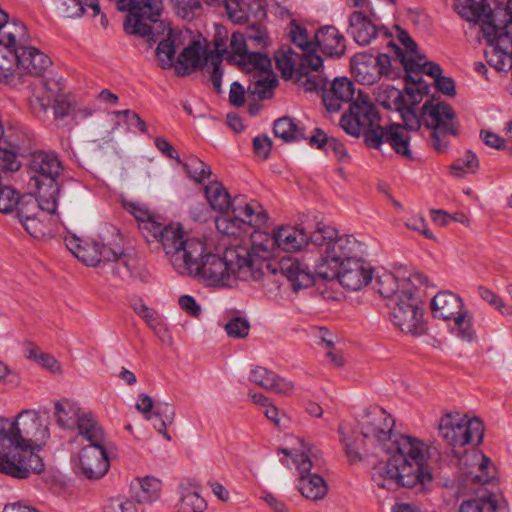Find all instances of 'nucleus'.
<instances>
[{
	"label": "nucleus",
	"instance_id": "nucleus-1",
	"mask_svg": "<svg viewBox=\"0 0 512 512\" xmlns=\"http://www.w3.org/2000/svg\"><path fill=\"white\" fill-rule=\"evenodd\" d=\"M198 256L180 262L176 259L181 275L197 276L209 286H230L231 276L244 281L269 282L277 268L271 262L244 246L227 248L223 256L211 253L200 239Z\"/></svg>",
	"mask_w": 512,
	"mask_h": 512
},
{
	"label": "nucleus",
	"instance_id": "nucleus-2",
	"mask_svg": "<svg viewBox=\"0 0 512 512\" xmlns=\"http://www.w3.org/2000/svg\"><path fill=\"white\" fill-rule=\"evenodd\" d=\"M50 433L35 412L23 410L15 419L0 417V473L27 479L44 470L34 445L45 443Z\"/></svg>",
	"mask_w": 512,
	"mask_h": 512
},
{
	"label": "nucleus",
	"instance_id": "nucleus-3",
	"mask_svg": "<svg viewBox=\"0 0 512 512\" xmlns=\"http://www.w3.org/2000/svg\"><path fill=\"white\" fill-rule=\"evenodd\" d=\"M426 445L408 435L394 436L382 454L390 455L384 466H375L372 480L380 488L390 483L425 493L432 482V473L426 463Z\"/></svg>",
	"mask_w": 512,
	"mask_h": 512
},
{
	"label": "nucleus",
	"instance_id": "nucleus-4",
	"mask_svg": "<svg viewBox=\"0 0 512 512\" xmlns=\"http://www.w3.org/2000/svg\"><path fill=\"white\" fill-rule=\"evenodd\" d=\"M453 453L463 466L457 478L455 496H473L460 504L458 512H508L490 459L478 452L463 458L455 450Z\"/></svg>",
	"mask_w": 512,
	"mask_h": 512
},
{
	"label": "nucleus",
	"instance_id": "nucleus-5",
	"mask_svg": "<svg viewBox=\"0 0 512 512\" xmlns=\"http://www.w3.org/2000/svg\"><path fill=\"white\" fill-rule=\"evenodd\" d=\"M481 30L490 47L486 51L488 63L497 71H509L512 68V0L489 9Z\"/></svg>",
	"mask_w": 512,
	"mask_h": 512
},
{
	"label": "nucleus",
	"instance_id": "nucleus-6",
	"mask_svg": "<svg viewBox=\"0 0 512 512\" xmlns=\"http://www.w3.org/2000/svg\"><path fill=\"white\" fill-rule=\"evenodd\" d=\"M415 105L410 104V107L401 113L406 131L417 132L422 123L429 129H432L431 142L433 148L437 152H444L448 147L447 135H458V123L456 121V114L453 108L444 102L433 103L432 100H427L418 116L415 112Z\"/></svg>",
	"mask_w": 512,
	"mask_h": 512
},
{
	"label": "nucleus",
	"instance_id": "nucleus-7",
	"mask_svg": "<svg viewBox=\"0 0 512 512\" xmlns=\"http://www.w3.org/2000/svg\"><path fill=\"white\" fill-rule=\"evenodd\" d=\"M340 125L351 136H363L367 147H381V116L369 95L359 90L350 103L348 111L342 115Z\"/></svg>",
	"mask_w": 512,
	"mask_h": 512
},
{
	"label": "nucleus",
	"instance_id": "nucleus-8",
	"mask_svg": "<svg viewBox=\"0 0 512 512\" xmlns=\"http://www.w3.org/2000/svg\"><path fill=\"white\" fill-rule=\"evenodd\" d=\"M117 9L127 11L123 28L129 35L156 42L167 26L159 20L161 7L156 0H118Z\"/></svg>",
	"mask_w": 512,
	"mask_h": 512
},
{
	"label": "nucleus",
	"instance_id": "nucleus-9",
	"mask_svg": "<svg viewBox=\"0 0 512 512\" xmlns=\"http://www.w3.org/2000/svg\"><path fill=\"white\" fill-rule=\"evenodd\" d=\"M395 421L380 406H371L358 420L366 456L380 457L394 437Z\"/></svg>",
	"mask_w": 512,
	"mask_h": 512
},
{
	"label": "nucleus",
	"instance_id": "nucleus-10",
	"mask_svg": "<svg viewBox=\"0 0 512 512\" xmlns=\"http://www.w3.org/2000/svg\"><path fill=\"white\" fill-rule=\"evenodd\" d=\"M275 265L291 283L293 290L298 291L313 286L316 276L327 281L338 279L342 262L330 260L328 252L325 250L314 271L310 269L307 263L293 257L283 258L280 262L275 263Z\"/></svg>",
	"mask_w": 512,
	"mask_h": 512
},
{
	"label": "nucleus",
	"instance_id": "nucleus-11",
	"mask_svg": "<svg viewBox=\"0 0 512 512\" xmlns=\"http://www.w3.org/2000/svg\"><path fill=\"white\" fill-rule=\"evenodd\" d=\"M390 317L393 324L404 333L422 335L425 332L422 301L415 293L414 283L403 281L402 290L397 294Z\"/></svg>",
	"mask_w": 512,
	"mask_h": 512
},
{
	"label": "nucleus",
	"instance_id": "nucleus-12",
	"mask_svg": "<svg viewBox=\"0 0 512 512\" xmlns=\"http://www.w3.org/2000/svg\"><path fill=\"white\" fill-rule=\"evenodd\" d=\"M152 235L162 245L163 250L169 256L170 262L177 273L181 269L178 267L176 259L180 262H186L193 256H198L200 252L199 238H186L179 226L152 224Z\"/></svg>",
	"mask_w": 512,
	"mask_h": 512
},
{
	"label": "nucleus",
	"instance_id": "nucleus-13",
	"mask_svg": "<svg viewBox=\"0 0 512 512\" xmlns=\"http://www.w3.org/2000/svg\"><path fill=\"white\" fill-rule=\"evenodd\" d=\"M441 437L452 447L467 444L479 445L484 435V426L478 418H468L460 413H447L439 422Z\"/></svg>",
	"mask_w": 512,
	"mask_h": 512
},
{
	"label": "nucleus",
	"instance_id": "nucleus-14",
	"mask_svg": "<svg viewBox=\"0 0 512 512\" xmlns=\"http://www.w3.org/2000/svg\"><path fill=\"white\" fill-rule=\"evenodd\" d=\"M63 171L62 163L54 152L36 151L29 160L30 179L28 185L34 190H43L48 198L59 196L58 177Z\"/></svg>",
	"mask_w": 512,
	"mask_h": 512
},
{
	"label": "nucleus",
	"instance_id": "nucleus-15",
	"mask_svg": "<svg viewBox=\"0 0 512 512\" xmlns=\"http://www.w3.org/2000/svg\"><path fill=\"white\" fill-rule=\"evenodd\" d=\"M239 203L215 218L217 230L228 236H238L243 226L260 227L268 220L266 211L256 212L251 204Z\"/></svg>",
	"mask_w": 512,
	"mask_h": 512
},
{
	"label": "nucleus",
	"instance_id": "nucleus-16",
	"mask_svg": "<svg viewBox=\"0 0 512 512\" xmlns=\"http://www.w3.org/2000/svg\"><path fill=\"white\" fill-rule=\"evenodd\" d=\"M279 452L290 456L297 466L300 478L298 480V489L301 494L311 500L322 499L327 493V484L322 476L317 473H311L313 467L310 455L307 452H295L282 448Z\"/></svg>",
	"mask_w": 512,
	"mask_h": 512
},
{
	"label": "nucleus",
	"instance_id": "nucleus-17",
	"mask_svg": "<svg viewBox=\"0 0 512 512\" xmlns=\"http://www.w3.org/2000/svg\"><path fill=\"white\" fill-rule=\"evenodd\" d=\"M79 469L90 480L102 478L109 470L107 451L102 443H91L79 453Z\"/></svg>",
	"mask_w": 512,
	"mask_h": 512
},
{
	"label": "nucleus",
	"instance_id": "nucleus-18",
	"mask_svg": "<svg viewBox=\"0 0 512 512\" xmlns=\"http://www.w3.org/2000/svg\"><path fill=\"white\" fill-rule=\"evenodd\" d=\"M373 268L362 257L342 262L339 283L347 290L358 291L372 281Z\"/></svg>",
	"mask_w": 512,
	"mask_h": 512
},
{
	"label": "nucleus",
	"instance_id": "nucleus-19",
	"mask_svg": "<svg viewBox=\"0 0 512 512\" xmlns=\"http://www.w3.org/2000/svg\"><path fill=\"white\" fill-rule=\"evenodd\" d=\"M36 197L33 195H19V200L17 203V217L20 222H23L27 219L39 216L41 211H46L49 214H52L57 209V195H52L51 198L46 196V191L43 190H35Z\"/></svg>",
	"mask_w": 512,
	"mask_h": 512
},
{
	"label": "nucleus",
	"instance_id": "nucleus-20",
	"mask_svg": "<svg viewBox=\"0 0 512 512\" xmlns=\"http://www.w3.org/2000/svg\"><path fill=\"white\" fill-rule=\"evenodd\" d=\"M347 33L351 35L354 41L360 46L369 45L380 33L385 38H389L390 34L383 26H377L367 15L361 11H354L349 16V26Z\"/></svg>",
	"mask_w": 512,
	"mask_h": 512
},
{
	"label": "nucleus",
	"instance_id": "nucleus-21",
	"mask_svg": "<svg viewBox=\"0 0 512 512\" xmlns=\"http://www.w3.org/2000/svg\"><path fill=\"white\" fill-rule=\"evenodd\" d=\"M328 258L332 261L348 262L361 258L364 253V244L357 240L353 235H343L336 237L328 242Z\"/></svg>",
	"mask_w": 512,
	"mask_h": 512
},
{
	"label": "nucleus",
	"instance_id": "nucleus-22",
	"mask_svg": "<svg viewBox=\"0 0 512 512\" xmlns=\"http://www.w3.org/2000/svg\"><path fill=\"white\" fill-rule=\"evenodd\" d=\"M354 93L353 82L346 77L336 78L330 89L323 91L322 101L329 112H338L342 103H351L355 99Z\"/></svg>",
	"mask_w": 512,
	"mask_h": 512
},
{
	"label": "nucleus",
	"instance_id": "nucleus-23",
	"mask_svg": "<svg viewBox=\"0 0 512 512\" xmlns=\"http://www.w3.org/2000/svg\"><path fill=\"white\" fill-rule=\"evenodd\" d=\"M381 145L387 142L396 154L412 160L411 136L402 124L391 123L381 129Z\"/></svg>",
	"mask_w": 512,
	"mask_h": 512
},
{
	"label": "nucleus",
	"instance_id": "nucleus-24",
	"mask_svg": "<svg viewBox=\"0 0 512 512\" xmlns=\"http://www.w3.org/2000/svg\"><path fill=\"white\" fill-rule=\"evenodd\" d=\"M403 281H409V283L426 285L428 283L427 277L420 273H413L410 278L402 279L400 282L390 272H384L376 278L374 283V289L384 298H391L394 301L397 300V294H400L402 290Z\"/></svg>",
	"mask_w": 512,
	"mask_h": 512
},
{
	"label": "nucleus",
	"instance_id": "nucleus-25",
	"mask_svg": "<svg viewBox=\"0 0 512 512\" xmlns=\"http://www.w3.org/2000/svg\"><path fill=\"white\" fill-rule=\"evenodd\" d=\"M273 243L287 252L300 250L308 244V228L304 226L279 227L273 232Z\"/></svg>",
	"mask_w": 512,
	"mask_h": 512
},
{
	"label": "nucleus",
	"instance_id": "nucleus-26",
	"mask_svg": "<svg viewBox=\"0 0 512 512\" xmlns=\"http://www.w3.org/2000/svg\"><path fill=\"white\" fill-rule=\"evenodd\" d=\"M130 487L137 504H152L161 497L162 482L154 476L137 477Z\"/></svg>",
	"mask_w": 512,
	"mask_h": 512
},
{
	"label": "nucleus",
	"instance_id": "nucleus-27",
	"mask_svg": "<svg viewBox=\"0 0 512 512\" xmlns=\"http://www.w3.org/2000/svg\"><path fill=\"white\" fill-rule=\"evenodd\" d=\"M249 379L263 389L277 394H288L294 388L292 382L279 377L275 372L261 366H256L251 370Z\"/></svg>",
	"mask_w": 512,
	"mask_h": 512
},
{
	"label": "nucleus",
	"instance_id": "nucleus-28",
	"mask_svg": "<svg viewBox=\"0 0 512 512\" xmlns=\"http://www.w3.org/2000/svg\"><path fill=\"white\" fill-rule=\"evenodd\" d=\"M433 316L442 320H451L464 309L460 296L451 291L438 292L431 300Z\"/></svg>",
	"mask_w": 512,
	"mask_h": 512
},
{
	"label": "nucleus",
	"instance_id": "nucleus-29",
	"mask_svg": "<svg viewBox=\"0 0 512 512\" xmlns=\"http://www.w3.org/2000/svg\"><path fill=\"white\" fill-rule=\"evenodd\" d=\"M315 43H317V49L320 48L330 57H340L346 49L344 36L334 26L320 28L315 34Z\"/></svg>",
	"mask_w": 512,
	"mask_h": 512
},
{
	"label": "nucleus",
	"instance_id": "nucleus-30",
	"mask_svg": "<svg viewBox=\"0 0 512 512\" xmlns=\"http://www.w3.org/2000/svg\"><path fill=\"white\" fill-rule=\"evenodd\" d=\"M206 49H203L199 41H192L178 55L175 70L178 76H187L204 65Z\"/></svg>",
	"mask_w": 512,
	"mask_h": 512
},
{
	"label": "nucleus",
	"instance_id": "nucleus-31",
	"mask_svg": "<svg viewBox=\"0 0 512 512\" xmlns=\"http://www.w3.org/2000/svg\"><path fill=\"white\" fill-rule=\"evenodd\" d=\"M352 73L359 83L373 85L380 79L379 67L375 59L367 53H358L351 59Z\"/></svg>",
	"mask_w": 512,
	"mask_h": 512
},
{
	"label": "nucleus",
	"instance_id": "nucleus-32",
	"mask_svg": "<svg viewBox=\"0 0 512 512\" xmlns=\"http://www.w3.org/2000/svg\"><path fill=\"white\" fill-rule=\"evenodd\" d=\"M32 95L29 97V107L32 114L44 120L51 108L53 92L48 88V83L42 79L30 85Z\"/></svg>",
	"mask_w": 512,
	"mask_h": 512
},
{
	"label": "nucleus",
	"instance_id": "nucleus-33",
	"mask_svg": "<svg viewBox=\"0 0 512 512\" xmlns=\"http://www.w3.org/2000/svg\"><path fill=\"white\" fill-rule=\"evenodd\" d=\"M65 245L79 261L88 266H96L101 262V253H98L97 242L71 236L65 239Z\"/></svg>",
	"mask_w": 512,
	"mask_h": 512
},
{
	"label": "nucleus",
	"instance_id": "nucleus-34",
	"mask_svg": "<svg viewBox=\"0 0 512 512\" xmlns=\"http://www.w3.org/2000/svg\"><path fill=\"white\" fill-rule=\"evenodd\" d=\"M204 191L210 208L219 213H224L227 210H230L233 206L242 203L238 197H235L232 200L226 188L218 181L208 184Z\"/></svg>",
	"mask_w": 512,
	"mask_h": 512
},
{
	"label": "nucleus",
	"instance_id": "nucleus-35",
	"mask_svg": "<svg viewBox=\"0 0 512 512\" xmlns=\"http://www.w3.org/2000/svg\"><path fill=\"white\" fill-rule=\"evenodd\" d=\"M338 432L340 434V442L344 447V452L350 465L359 463L369 457L364 454L361 435L355 436V432L344 423L339 425Z\"/></svg>",
	"mask_w": 512,
	"mask_h": 512
},
{
	"label": "nucleus",
	"instance_id": "nucleus-36",
	"mask_svg": "<svg viewBox=\"0 0 512 512\" xmlns=\"http://www.w3.org/2000/svg\"><path fill=\"white\" fill-rule=\"evenodd\" d=\"M16 40H27V28L19 21L9 20L8 14L0 7V45L12 46Z\"/></svg>",
	"mask_w": 512,
	"mask_h": 512
},
{
	"label": "nucleus",
	"instance_id": "nucleus-37",
	"mask_svg": "<svg viewBox=\"0 0 512 512\" xmlns=\"http://www.w3.org/2000/svg\"><path fill=\"white\" fill-rule=\"evenodd\" d=\"M277 84L278 80L272 73V70H270L269 72H264V74H254L247 91L256 100L271 99Z\"/></svg>",
	"mask_w": 512,
	"mask_h": 512
},
{
	"label": "nucleus",
	"instance_id": "nucleus-38",
	"mask_svg": "<svg viewBox=\"0 0 512 512\" xmlns=\"http://www.w3.org/2000/svg\"><path fill=\"white\" fill-rule=\"evenodd\" d=\"M273 133L285 143L306 139L304 130L291 117L284 116L274 122Z\"/></svg>",
	"mask_w": 512,
	"mask_h": 512
},
{
	"label": "nucleus",
	"instance_id": "nucleus-39",
	"mask_svg": "<svg viewBox=\"0 0 512 512\" xmlns=\"http://www.w3.org/2000/svg\"><path fill=\"white\" fill-rule=\"evenodd\" d=\"M79 434L85 437L90 443L104 442V433L97 423L94 416L90 413H82L79 415L76 424Z\"/></svg>",
	"mask_w": 512,
	"mask_h": 512
},
{
	"label": "nucleus",
	"instance_id": "nucleus-40",
	"mask_svg": "<svg viewBox=\"0 0 512 512\" xmlns=\"http://www.w3.org/2000/svg\"><path fill=\"white\" fill-rule=\"evenodd\" d=\"M56 422L62 428L71 429L75 426L80 415V409L67 399L55 403L54 407Z\"/></svg>",
	"mask_w": 512,
	"mask_h": 512
},
{
	"label": "nucleus",
	"instance_id": "nucleus-41",
	"mask_svg": "<svg viewBox=\"0 0 512 512\" xmlns=\"http://www.w3.org/2000/svg\"><path fill=\"white\" fill-rule=\"evenodd\" d=\"M30 36L27 33V40L25 42L15 41L12 46H3L7 49L8 53L17 63L18 69H22L23 71L29 73L28 63L31 62L34 58L33 50H36L35 47L29 45Z\"/></svg>",
	"mask_w": 512,
	"mask_h": 512
},
{
	"label": "nucleus",
	"instance_id": "nucleus-42",
	"mask_svg": "<svg viewBox=\"0 0 512 512\" xmlns=\"http://www.w3.org/2000/svg\"><path fill=\"white\" fill-rule=\"evenodd\" d=\"M181 498L177 504L176 512H204L207 503L198 492L189 487H180Z\"/></svg>",
	"mask_w": 512,
	"mask_h": 512
},
{
	"label": "nucleus",
	"instance_id": "nucleus-43",
	"mask_svg": "<svg viewBox=\"0 0 512 512\" xmlns=\"http://www.w3.org/2000/svg\"><path fill=\"white\" fill-rule=\"evenodd\" d=\"M388 47L391 48L393 52V61L399 62L402 65L405 72L404 79L406 76H413V74H415V76L422 74V65L424 62H419L415 57L407 55V53L393 41L388 42Z\"/></svg>",
	"mask_w": 512,
	"mask_h": 512
},
{
	"label": "nucleus",
	"instance_id": "nucleus-44",
	"mask_svg": "<svg viewBox=\"0 0 512 512\" xmlns=\"http://www.w3.org/2000/svg\"><path fill=\"white\" fill-rule=\"evenodd\" d=\"M247 72H254V74H264L271 70L270 58L261 52H247L238 61Z\"/></svg>",
	"mask_w": 512,
	"mask_h": 512
},
{
	"label": "nucleus",
	"instance_id": "nucleus-45",
	"mask_svg": "<svg viewBox=\"0 0 512 512\" xmlns=\"http://www.w3.org/2000/svg\"><path fill=\"white\" fill-rule=\"evenodd\" d=\"M166 29H168L167 36L159 41L155 52L161 68L170 69L176 53L175 35L168 26Z\"/></svg>",
	"mask_w": 512,
	"mask_h": 512
},
{
	"label": "nucleus",
	"instance_id": "nucleus-46",
	"mask_svg": "<svg viewBox=\"0 0 512 512\" xmlns=\"http://www.w3.org/2000/svg\"><path fill=\"white\" fill-rule=\"evenodd\" d=\"M175 409L168 403H160L156 405L152 419L154 420V428L167 440H171L170 435L167 433V425H171L174 421Z\"/></svg>",
	"mask_w": 512,
	"mask_h": 512
},
{
	"label": "nucleus",
	"instance_id": "nucleus-47",
	"mask_svg": "<svg viewBox=\"0 0 512 512\" xmlns=\"http://www.w3.org/2000/svg\"><path fill=\"white\" fill-rule=\"evenodd\" d=\"M478 168L479 159L477 155L471 150H466L461 157L453 162L450 171L455 177H463L466 174L475 173Z\"/></svg>",
	"mask_w": 512,
	"mask_h": 512
},
{
	"label": "nucleus",
	"instance_id": "nucleus-48",
	"mask_svg": "<svg viewBox=\"0 0 512 512\" xmlns=\"http://www.w3.org/2000/svg\"><path fill=\"white\" fill-rule=\"evenodd\" d=\"M454 331L464 341L472 342L476 338V332L472 327L473 316L467 310H462L454 317Z\"/></svg>",
	"mask_w": 512,
	"mask_h": 512
},
{
	"label": "nucleus",
	"instance_id": "nucleus-49",
	"mask_svg": "<svg viewBox=\"0 0 512 512\" xmlns=\"http://www.w3.org/2000/svg\"><path fill=\"white\" fill-rule=\"evenodd\" d=\"M188 176L197 183H202L204 179L210 177L212 171L209 165L204 163L198 157L189 155L186 160L180 163Z\"/></svg>",
	"mask_w": 512,
	"mask_h": 512
},
{
	"label": "nucleus",
	"instance_id": "nucleus-50",
	"mask_svg": "<svg viewBox=\"0 0 512 512\" xmlns=\"http://www.w3.org/2000/svg\"><path fill=\"white\" fill-rule=\"evenodd\" d=\"M138 264L139 262L136 257L123 252L121 257H119L113 266L112 273L114 276L124 281L132 279L135 276V271L138 267Z\"/></svg>",
	"mask_w": 512,
	"mask_h": 512
},
{
	"label": "nucleus",
	"instance_id": "nucleus-51",
	"mask_svg": "<svg viewBox=\"0 0 512 512\" xmlns=\"http://www.w3.org/2000/svg\"><path fill=\"white\" fill-rule=\"evenodd\" d=\"M405 93L412 99L413 105L421 101L422 96L429 93L430 87L421 75L406 76Z\"/></svg>",
	"mask_w": 512,
	"mask_h": 512
},
{
	"label": "nucleus",
	"instance_id": "nucleus-52",
	"mask_svg": "<svg viewBox=\"0 0 512 512\" xmlns=\"http://www.w3.org/2000/svg\"><path fill=\"white\" fill-rule=\"evenodd\" d=\"M306 227L308 228V244L311 242L316 246H325V249L328 242L333 241L337 234L334 228L321 223H317L313 231L311 225L308 224Z\"/></svg>",
	"mask_w": 512,
	"mask_h": 512
},
{
	"label": "nucleus",
	"instance_id": "nucleus-53",
	"mask_svg": "<svg viewBox=\"0 0 512 512\" xmlns=\"http://www.w3.org/2000/svg\"><path fill=\"white\" fill-rule=\"evenodd\" d=\"M224 329L229 337L243 339L249 335L250 323L246 318L235 316L228 320Z\"/></svg>",
	"mask_w": 512,
	"mask_h": 512
},
{
	"label": "nucleus",
	"instance_id": "nucleus-54",
	"mask_svg": "<svg viewBox=\"0 0 512 512\" xmlns=\"http://www.w3.org/2000/svg\"><path fill=\"white\" fill-rule=\"evenodd\" d=\"M291 41L294 45L299 47L303 52H316L317 43L308 38L307 30L304 27L295 25L290 32Z\"/></svg>",
	"mask_w": 512,
	"mask_h": 512
},
{
	"label": "nucleus",
	"instance_id": "nucleus-55",
	"mask_svg": "<svg viewBox=\"0 0 512 512\" xmlns=\"http://www.w3.org/2000/svg\"><path fill=\"white\" fill-rule=\"evenodd\" d=\"M127 210L135 217V219L143 224V229L152 232V224H159L155 220V216L146 207L138 203H129Z\"/></svg>",
	"mask_w": 512,
	"mask_h": 512
},
{
	"label": "nucleus",
	"instance_id": "nucleus-56",
	"mask_svg": "<svg viewBox=\"0 0 512 512\" xmlns=\"http://www.w3.org/2000/svg\"><path fill=\"white\" fill-rule=\"evenodd\" d=\"M19 193L10 186L0 185V212L8 214L17 206Z\"/></svg>",
	"mask_w": 512,
	"mask_h": 512
},
{
	"label": "nucleus",
	"instance_id": "nucleus-57",
	"mask_svg": "<svg viewBox=\"0 0 512 512\" xmlns=\"http://www.w3.org/2000/svg\"><path fill=\"white\" fill-rule=\"evenodd\" d=\"M221 64H222V58H220V56L218 54H215L210 57H204V65H206V66L209 65L212 67L210 80H211L213 88L215 89V91L217 93H221V91H222L221 81H222V77H223V70L221 68Z\"/></svg>",
	"mask_w": 512,
	"mask_h": 512
},
{
	"label": "nucleus",
	"instance_id": "nucleus-58",
	"mask_svg": "<svg viewBox=\"0 0 512 512\" xmlns=\"http://www.w3.org/2000/svg\"><path fill=\"white\" fill-rule=\"evenodd\" d=\"M64 5L68 7L74 6L75 10L68 12V18L80 17L85 12L86 8L93 11V16L100 14V5L98 0H66Z\"/></svg>",
	"mask_w": 512,
	"mask_h": 512
},
{
	"label": "nucleus",
	"instance_id": "nucleus-59",
	"mask_svg": "<svg viewBox=\"0 0 512 512\" xmlns=\"http://www.w3.org/2000/svg\"><path fill=\"white\" fill-rule=\"evenodd\" d=\"M104 512H139V509L133 499L117 497L108 500Z\"/></svg>",
	"mask_w": 512,
	"mask_h": 512
},
{
	"label": "nucleus",
	"instance_id": "nucleus-60",
	"mask_svg": "<svg viewBox=\"0 0 512 512\" xmlns=\"http://www.w3.org/2000/svg\"><path fill=\"white\" fill-rule=\"evenodd\" d=\"M244 35L255 47L263 48L267 45V31L265 27L259 23L249 25Z\"/></svg>",
	"mask_w": 512,
	"mask_h": 512
},
{
	"label": "nucleus",
	"instance_id": "nucleus-61",
	"mask_svg": "<svg viewBox=\"0 0 512 512\" xmlns=\"http://www.w3.org/2000/svg\"><path fill=\"white\" fill-rule=\"evenodd\" d=\"M323 67V59L317 55L316 52H303L302 58L296 70L300 73L305 72H318Z\"/></svg>",
	"mask_w": 512,
	"mask_h": 512
},
{
	"label": "nucleus",
	"instance_id": "nucleus-62",
	"mask_svg": "<svg viewBox=\"0 0 512 512\" xmlns=\"http://www.w3.org/2000/svg\"><path fill=\"white\" fill-rule=\"evenodd\" d=\"M176 14L184 19H193L201 8L199 0H172Z\"/></svg>",
	"mask_w": 512,
	"mask_h": 512
},
{
	"label": "nucleus",
	"instance_id": "nucleus-63",
	"mask_svg": "<svg viewBox=\"0 0 512 512\" xmlns=\"http://www.w3.org/2000/svg\"><path fill=\"white\" fill-rule=\"evenodd\" d=\"M296 81L300 83L306 91L312 92L322 89L324 86V81L321 76L317 74H313L311 72L300 73L299 70H296Z\"/></svg>",
	"mask_w": 512,
	"mask_h": 512
},
{
	"label": "nucleus",
	"instance_id": "nucleus-64",
	"mask_svg": "<svg viewBox=\"0 0 512 512\" xmlns=\"http://www.w3.org/2000/svg\"><path fill=\"white\" fill-rule=\"evenodd\" d=\"M32 53L36 54H34L33 60H31V62L28 63L29 73L31 75L41 76L50 66L51 60L47 55H45L37 48L36 50H33Z\"/></svg>",
	"mask_w": 512,
	"mask_h": 512
}]
</instances>
